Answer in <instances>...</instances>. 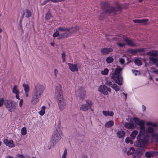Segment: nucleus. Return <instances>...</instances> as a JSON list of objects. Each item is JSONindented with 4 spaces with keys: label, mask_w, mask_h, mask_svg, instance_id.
Here are the masks:
<instances>
[{
    "label": "nucleus",
    "mask_w": 158,
    "mask_h": 158,
    "mask_svg": "<svg viewBox=\"0 0 158 158\" xmlns=\"http://www.w3.org/2000/svg\"><path fill=\"white\" fill-rule=\"evenodd\" d=\"M46 107L44 106L42 107L41 110H40V115L43 116L45 113Z\"/></svg>",
    "instance_id": "f704fd0d"
},
{
    "label": "nucleus",
    "mask_w": 158,
    "mask_h": 158,
    "mask_svg": "<svg viewBox=\"0 0 158 158\" xmlns=\"http://www.w3.org/2000/svg\"><path fill=\"white\" fill-rule=\"evenodd\" d=\"M122 68L119 66L118 67L115 69L111 76V78L113 81H115V82L118 85H121L123 84V79L122 74L121 73Z\"/></svg>",
    "instance_id": "7ed1b4c3"
},
{
    "label": "nucleus",
    "mask_w": 158,
    "mask_h": 158,
    "mask_svg": "<svg viewBox=\"0 0 158 158\" xmlns=\"http://www.w3.org/2000/svg\"><path fill=\"white\" fill-rule=\"evenodd\" d=\"M133 120L136 124L139 125L140 127L142 129H143L144 123L143 121L136 117L134 118Z\"/></svg>",
    "instance_id": "ddd939ff"
},
{
    "label": "nucleus",
    "mask_w": 158,
    "mask_h": 158,
    "mask_svg": "<svg viewBox=\"0 0 158 158\" xmlns=\"http://www.w3.org/2000/svg\"><path fill=\"white\" fill-rule=\"evenodd\" d=\"M105 84L109 86H110L111 87V86H113V84L112 83V82L110 80H107L106 81L105 83Z\"/></svg>",
    "instance_id": "a18cd8bd"
},
{
    "label": "nucleus",
    "mask_w": 158,
    "mask_h": 158,
    "mask_svg": "<svg viewBox=\"0 0 158 158\" xmlns=\"http://www.w3.org/2000/svg\"><path fill=\"white\" fill-rule=\"evenodd\" d=\"M124 40L127 44V45L130 46H135L136 45V44L132 40L128 38H125Z\"/></svg>",
    "instance_id": "f3484780"
},
{
    "label": "nucleus",
    "mask_w": 158,
    "mask_h": 158,
    "mask_svg": "<svg viewBox=\"0 0 158 158\" xmlns=\"http://www.w3.org/2000/svg\"><path fill=\"white\" fill-rule=\"evenodd\" d=\"M17 156L19 158H24V156L23 155L18 154L17 155Z\"/></svg>",
    "instance_id": "bf43d9fd"
},
{
    "label": "nucleus",
    "mask_w": 158,
    "mask_h": 158,
    "mask_svg": "<svg viewBox=\"0 0 158 158\" xmlns=\"http://www.w3.org/2000/svg\"><path fill=\"white\" fill-rule=\"evenodd\" d=\"M16 98L19 99H20L19 98V95H18V94H16Z\"/></svg>",
    "instance_id": "0e129e2a"
},
{
    "label": "nucleus",
    "mask_w": 158,
    "mask_h": 158,
    "mask_svg": "<svg viewBox=\"0 0 158 158\" xmlns=\"http://www.w3.org/2000/svg\"><path fill=\"white\" fill-rule=\"evenodd\" d=\"M11 102L12 101L8 100H6L5 102V104L8 110L10 111L11 110Z\"/></svg>",
    "instance_id": "b1692460"
},
{
    "label": "nucleus",
    "mask_w": 158,
    "mask_h": 158,
    "mask_svg": "<svg viewBox=\"0 0 158 158\" xmlns=\"http://www.w3.org/2000/svg\"><path fill=\"white\" fill-rule=\"evenodd\" d=\"M21 134L22 135H25L27 133V130L26 128L25 127H23L21 130Z\"/></svg>",
    "instance_id": "a19ab883"
},
{
    "label": "nucleus",
    "mask_w": 158,
    "mask_h": 158,
    "mask_svg": "<svg viewBox=\"0 0 158 158\" xmlns=\"http://www.w3.org/2000/svg\"><path fill=\"white\" fill-rule=\"evenodd\" d=\"M3 142L6 146L12 148L15 146V144H13V141L12 140L5 139L4 140Z\"/></svg>",
    "instance_id": "dca6fc26"
},
{
    "label": "nucleus",
    "mask_w": 158,
    "mask_h": 158,
    "mask_svg": "<svg viewBox=\"0 0 158 158\" xmlns=\"http://www.w3.org/2000/svg\"><path fill=\"white\" fill-rule=\"evenodd\" d=\"M67 149L66 148H65L61 158H66L67 154Z\"/></svg>",
    "instance_id": "49530a36"
},
{
    "label": "nucleus",
    "mask_w": 158,
    "mask_h": 158,
    "mask_svg": "<svg viewBox=\"0 0 158 158\" xmlns=\"http://www.w3.org/2000/svg\"><path fill=\"white\" fill-rule=\"evenodd\" d=\"M134 62L135 64L138 66H141L142 64V61L139 59L135 60Z\"/></svg>",
    "instance_id": "4c0bfd02"
},
{
    "label": "nucleus",
    "mask_w": 158,
    "mask_h": 158,
    "mask_svg": "<svg viewBox=\"0 0 158 158\" xmlns=\"http://www.w3.org/2000/svg\"><path fill=\"white\" fill-rule=\"evenodd\" d=\"M40 97V91L39 90L37 91L36 90V92L34 94L33 96L32 100L31 103L33 104H35L39 101V98Z\"/></svg>",
    "instance_id": "f8f14e48"
},
{
    "label": "nucleus",
    "mask_w": 158,
    "mask_h": 158,
    "mask_svg": "<svg viewBox=\"0 0 158 158\" xmlns=\"http://www.w3.org/2000/svg\"><path fill=\"white\" fill-rule=\"evenodd\" d=\"M86 104H87V106L88 107L90 108L93 105V103L90 100H87L86 101Z\"/></svg>",
    "instance_id": "473e14b6"
},
{
    "label": "nucleus",
    "mask_w": 158,
    "mask_h": 158,
    "mask_svg": "<svg viewBox=\"0 0 158 158\" xmlns=\"http://www.w3.org/2000/svg\"><path fill=\"white\" fill-rule=\"evenodd\" d=\"M102 114L103 115L105 116H112L114 114V113L112 111H106L103 110L102 112Z\"/></svg>",
    "instance_id": "5701e85b"
},
{
    "label": "nucleus",
    "mask_w": 158,
    "mask_h": 158,
    "mask_svg": "<svg viewBox=\"0 0 158 158\" xmlns=\"http://www.w3.org/2000/svg\"><path fill=\"white\" fill-rule=\"evenodd\" d=\"M125 135V132L124 131H118L117 133V136L119 138H123Z\"/></svg>",
    "instance_id": "aec40b11"
},
{
    "label": "nucleus",
    "mask_w": 158,
    "mask_h": 158,
    "mask_svg": "<svg viewBox=\"0 0 158 158\" xmlns=\"http://www.w3.org/2000/svg\"><path fill=\"white\" fill-rule=\"evenodd\" d=\"M138 132L136 130L133 131L131 134V137L132 139H134L135 138L136 135L137 134Z\"/></svg>",
    "instance_id": "7c9ffc66"
},
{
    "label": "nucleus",
    "mask_w": 158,
    "mask_h": 158,
    "mask_svg": "<svg viewBox=\"0 0 158 158\" xmlns=\"http://www.w3.org/2000/svg\"><path fill=\"white\" fill-rule=\"evenodd\" d=\"M58 71L57 69H55L54 70V74L56 77H57V74H58Z\"/></svg>",
    "instance_id": "3c124183"
},
{
    "label": "nucleus",
    "mask_w": 158,
    "mask_h": 158,
    "mask_svg": "<svg viewBox=\"0 0 158 158\" xmlns=\"http://www.w3.org/2000/svg\"><path fill=\"white\" fill-rule=\"evenodd\" d=\"M145 150L144 148L143 149L139 148L136 150L135 152V154L133 158H140L142 155L144 153Z\"/></svg>",
    "instance_id": "9b49d317"
},
{
    "label": "nucleus",
    "mask_w": 158,
    "mask_h": 158,
    "mask_svg": "<svg viewBox=\"0 0 158 158\" xmlns=\"http://www.w3.org/2000/svg\"><path fill=\"white\" fill-rule=\"evenodd\" d=\"M151 153L152 157H155L158 155V152L156 151H151Z\"/></svg>",
    "instance_id": "37998d69"
},
{
    "label": "nucleus",
    "mask_w": 158,
    "mask_h": 158,
    "mask_svg": "<svg viewBox=\"0 0 158 158\" xmlns=\"http://www.w3.org/2000/svg\"><path fill=\"white\" fill-rule=\"evenodd\" d=\"M66 30V29H64V27L62 26L58 27L56 29V31L53 34V37L55 38L59 36L58 39L60 40L62 39L63 38H60V34H60L59 31L62 32H65Z\"/></svg>",
    "instance_id": "0eeeda50"
},
{
    "label": "nucleus",
    "mask_w": 158,
    "mask_h": 158,
    "mask_svg": "<svg viewBox=\"0 0 158 158\" xmlns=\"http://www.w3.org/2000/svg\"><path fill=\"white\" fill-rule=\"evenodd\" d=\"M98 90L105 95L108 94V91L110 92L111 90L110 88L107 87L105 85H100L98 88Z\"/></svg>",
    "instance_id": "6e6552de"
},
{
    "label": "nucleus",
    "mask_w": 158,
    "mask_h": 158,
    "mask_svg": "<svg viewBox=\"0 0 158 158\" xmlns=\"http://www.w3.org/2000/svg\"><path fill=\"white\" fill-rule=\"evenodd\" d=\"M114 124V122L112 120H110L106 122L105 126L106 127L110 128L113 126Z\"/></svg>",
    "instance_id": "a878e982"
},
{
    "label": "nucleus",
    "mask_w": 158,
    "mask_h": 158,
    "mask_svg": "<svg viewBox=\"0 0 158 158\" xmlns=\"http://www.w3.org/2000/svg\"><path fill=\"white\" fill-rule=\"evenodd\" d=\"M101 7L102 9L105 10L106 13H113L114 15L116 14L117 10L112 6H110L108 2H102L101 4Z\"/></svg>",
    "instance_id": "39448f33"
},
{
    "label": "nucleus",
    "mask_w": 158,
    "mask_h": 158,
    "mask_svg": "<svg viewBox=\"0 0 158 158\" xmlns=\"http://www.w3.org/2000/svg\"><path fill=\"white\" fill-rule=\"evenodd\" d=\"M23 86L24 88L25 92H28L29 90V88L28 85L24 83L23 84Z\"/></svg>",
    "instance_id": "2f4dec72"
},
{
    "label": "nucleus",
    "mask_w": 158,
    "mask_h": 158,
    "mask_svg": "<svg viewBox=\"0 0 158 158\" xmlns=\"http://www.w3.org/2000/svg\"><path fill=\"white\" fill-rule=\"evenodd\" d=\"M145 49L143 48H140L135 50L130 49L128 50V52L132 54L135 55L138 52H143Z\"/></svg>",
    "instance_id": "a211bd4d"
},
{
    "label": "nucleus",
    "mask_w": 158,
    "mask_h": 158,
    "mask_svg": "<svg viewBox=\"0 0 158 158\" xmlns=\"http://www.w3.org/2000/svg\"><path fill=\"white\" fill-rule=\"evenodd\" d=\"M118 45L120 47H123L125 46V44L120 43H118Z\"/></svg>",
    "instance_id": "6e6d98bb"
},
{
    "label": "nucleus",
    "mask_w": 158,
    "mask_h": 158,
    "mask_svg": "<svg viewBox=\"0 0 158 158\" xmlns=\"http://www.w3.org/2000/svg\"><path fill=\"white\" fill-rule=\"evenodd\" d=\"M68 64L69 69L72 72H77L78 71V68L77 64H73L68 63Z\"/></svg>",
    "instance_id": "2eb2a0df"
},
{
    "label": "nucleus",
    "mask_w": 158,
    "mask_h": 158,
    "mask_svg": "<svg viewBox=\"0 0 158 158\" xmlns=\"http://www.w3.org/2000/svg\"><path fill=\"white\" fill-rule=\"evenodd\" d=\"M55 94L57 100V103L59 109L61 110H63L66 106V103L63 95L62 87L59 84L56 87Z\"/></svg>",
    "instance_id": "f257e3e1"
},
{
    "label": "nucleus",
    "mask_w": 158,
    "mask_h": 158,
    "mask_svg": "<svg viewBox=\"0 0 158 158\" xmlns=\"http://www.w3.org/2000/svg\"><path fill=\"white\" fill-rule=\"evenodd\" d=\"M52 17V15L50 12L47 13L45 15V18L47 20H49Z\"/></svg>",
    "instance_id": "58836bf2"
},
{
    "label": "nucleus",
    "mask_w": 158,
    "mask_h": 158,
    "mask_svg": "<svg viewBox=\"0 0 158 158\" xmlns=\"http://www.w3.org/2000/svg\"><path fill=\"white\" fill-rule=\"evenodd\" d=\"M145 156L148 158H150L151 157V151L147 152L145 153Z\"/></svg>",
    "instance_id": "de8ad7c7"
},
{
    "label": "nucleus",
    "mask_w": 158,
    "mask_h": 158,
    "mask_svg": "<svg viewBox=\"0 0 158 158\" xmlns=\"http://www.w3.org/2000/svg\"><path fill=\"white\" fill-rule=\"evenodd\" d=\"M119 61L121 64H123L125 63V60L123 58H120L119 59Z\"/></svg>",
    "instance_id": "8fccbe9b"
},
{
    "label": "nucleus",
    "mask_w": 158,
    "mask_h": 158,
    "mask_svg": "<svg viewBox=\"0 0 158 158\" xmlns=\"http://www.w3.org/2000/svg\"><path fill=\"white\" fill-rule=\"evenodd\" d=\"M45 86L44 85H40V95L42 93L45 89Z\"/></svg>",
    "instance_id": "c03bdc74"
},
{
    "label": "nucleus",
    "mask_w": 158,
    "mask_h": 158,
    "mask_svg": "<svg viewBox=\"0 0 158 158\" xmlns=\"http://www.w3.org/2000/svg\"><path fill=\"white\" fill-rule=\"evenodd\" d=\"M106 61L108 63L110 64L113 62V57L111 56H109L107 57L106 58Z\"/></svg>",
    "instance_id": "e433bc0d"
},
{
    "label": "nucleus",
    "mask_w": 158,
    "mask_h": 158,
    "mask_svg": "<svg viewBox=\"0 0 158 158\" xmlns=\"http://www.w3.org/2000/svg\"><path fill=\"white\" fill-rule=\"evenodd\" d=\"M130 140L131 139L130 138L127 137L125 139V142L126 143H128L130 142Z\"/></svg>",
    "instance_id": "864d4df0"
},
{
    "label": "nucleus",
    "mask_w": 158,
    "mask_h": 158,
    "mask_svg": "<svg viewBox=\"0 0 158 158\" xmlns=\"http://www.w3.org/2000/svg\"><path fill=\"white\" fill-rule=\"evenodd\" d=\"M135 151V149L134 148L131 147L130 148L129 150H128L127 152V154L128 155H132Z\"/></svg>",
    "instance_id": "c85d7f7f"
},
{
    "label": "nucleus",
    "mask_w": 158,
    "mask_h": 158,
    "mask_svg": "<svg viewBox=\"0 0 158 158\" xmlns=\"http://www.w3.org/2000/svg\"><path fill=\"white\" fill-rule=\"evenodd\" d=\"M12 92L15 94H19V91L17 89V86L16 85H14L12 89Z\"/></svg>",
    "instance_id": "c9c22d12"
},
{
    "label": "nucleus",
    "mask_w": 158,
    "mask_h": 158,
    "mask_svg": "<svg viewBox=\"0 0 158 158\" xmlns=\"http://www.w3.org/2000/svg\"><path fill=\"white\" fill-rule=\"evenodd\" d=\"M4 103V99L3 98H1L0 99V107Z\"/></svg>",
    "instance_id": "5fc2aeb1"
},
{
    "label": "nucleus",
    "mask_w": 158,
    "mask_h": 158,
    "mask_svg": "<svg viewBox=\"0 0 158 158\" xmlns=\"http://www.w3.org/2000/svg\"><path fill=\"white\" fill-rule=\"evenodd\" d=\"M111 87L116 92H118L119 90L120 89L116 84H114L113 86H111Z\"/></svg>",
    "instance_id": "72a5a7b5"
},
{
    "label": "nucleus",
    "mask_w": 158,
    "mask_h": 158,
    "mask_svg": "<svg viewBox=\"0 0 158 158\" xmlns=\"http://www.w3.org/2000/svg\"><path fill=\"white\" fill-rule=\"evenodd\" d=\"M149 61L151 63L153 64L156 63L157 61V58H155L153 56H150L149 57Z\"/></svg>",
    "instance_id": "c756f323"
},
{
    "label": "nucleus",
    "mask_w": 158,
    "mask_h": 158,
    "mask_svg": "<svg viewBox=\"0 0 158 158\" xmlns=\"http://www.w3.org/2000/svg\"><path fill=\"white\" fill-rule=\"evenodd\" d=\"M124 126L126 128L128 129H134L135 127L134 124L129 123H125Z\"/></svg>",
    "instance_id": "4be33fe9"
},
{
    "label": "nucleus",
    "mask_w": 158,
    "mask_h": 158,
    "mask_svg": "<svg viewBox=\"0 0 158 158\" xmlns=\"http://www.w3.org/2000/svg\"><path fill=\"white\" fill-rule=\"evenodd\" d=\"M62 135V132L60 127H57L52 135L50 141L47 146L48 149H50L58 142L61 139Z\"/></svg>",
    "instance_id": "f03ea898"
},
{
    "label": "nucleus",
    "mask_w": 158,
    "mask_h": 158,
    "mask_svg": "<svg viewBox=\"0 0 158 158\" xmlns=\"http://www.w3.org/2000/svg\"><path fill=\"white\" fill-rule=\"evenodd\" d=\"M147 131L148 133H152V138L155 140L156 142L158 143V133L156 132H155L154 129L151 127H148Z\"/></svg>",
    "instance_id": "1a4fd4ad"
},
{
    "label": "nucleus",
    "mask_w": 158,
    "mask_h": 158,
    "mask_svg": "<svg viewBox=\"0 0 158 158\" xmlns=\"http://www.w3.org/2000/svg\"><path fill=\"white\" fill-rule=\"evenodd\" d=\"M109 72V70L107 68L105 69L103 71L101 72V74L104 75H107Z\"/></svg>",
    "instance_id": "ea45409f"
},
{
    "label": "nucleus",
    "mask_w": 158,
    "mask_h": 158,
    "mask_svg": "<svg viewBox=\"0 0 158 158\" xmlns=\"http://www.w3.org/2000/svg\"><path fill=\"white\" fill-rule=\"evenodd\" d=\"M90 108L87 106V104H86L82 105L80 107V110L83 111H87Z\"/></svg>",
    "instance_id": "bb28decb"
},
{
    "label": "nucleus",
    "mask_w": 158,
    "mask_h": 158,
    "mask_svg": "<svg viewBox=\"0 0 158 158\" xmlns=\"http://www.w3.org/2000/svg\"><path fill=\"white\" fill-rule=\"evenodd\" d=\"M47 1L48 2H49V1H52L54 2H58V0H47Z\"/></svg>",
    "instance_id": "680f3d73"
},
{
    "label": "nucleus",
    "mask_w": 158,
    "mask_h": 158,
    "mask_svg": "<svg viewBox=\"0 0 158 158\" xmlns=\"http://www.w3.org/2000/svg\"><path fill=\"white\" fill-rule=\"evenodd\" d=\"M7 157H8V158H14L12 156H7Z\"/></svg>",
    "instance_id": "774afa93"
},
{
    "label": "nucleus",
    "mask_w": 158,
    "mask_h": 158,
    "mask_svg": "<svg viewBox=\"0 0 158 158\" xmlns=\"http://www.w3.org/2000/svg\"><path fill=\"white\" fill-rule=\"evenodd\" d=\"M148 141L147 138L144 136L143 138L137 139V140L135 143V145L137 147L143 148L148 143Z\"/></svg>",
    "instance_id": "423d86ee"
},
{
    "label": "nucleus",
    "mask_w": 158,
    "mask_h": 158,
    "mask_svg": "<svg viewBox=\"0 0 158 158\" xmlns=\"http://www.w3.org/2000/svg\"><path fill=\"white\" fill-rule=\"evenodd\" d=\"M50 44H51V45L53 47H54V46L55 44H54V43H51Z\"/></svg>",
    "instance_id": "69168bd1"
},
{
    "label": "nucleus",
    "mask_w": 158,
    "mask_h": 158,
    "mask_svg": "<svg viewBox=\"0 0 158 158\" xmlns=\"http://www.w3.org/2000/svg\"><path fill=\"white\" fill-rule=\"evenodd\" d=\"M148 21V19H140V23H145Z\"/></svg>",
    "instance_id": "603ef678"
},
{
    "label": "nucleus",
    "mask_w": 158,
    "mask_h": 158,
    "mask_svg": "<svg viewBox=\"0 0 158 158\" xmlns=\"http://www.w3.org/2000/svg\"><path fill=\"white\" fill-rule=\"evenodd\" d=\"M149 124L152 126L154 127H156L157 126V125L156 123H149Z\"/></svg>",
    "instance_id": "052dcab7"
},
{
    "label": "nucleus",
    "mask_w": 158,
    "mask_h": 158,
    "mask_svg": "<svg viewBox=\"0 0 158 158\" xmlns=\"http://www.w3.org/2000/svg\"><path fill=\"white\" fill-rule=\"evenodd\" d=\"M140 131L138 135L137 139H140L143 138V136L145 133V126H144L143 129H142L140 127Z\"/></svg>",
    "instance_id": "412c9836"
},
{
    "label": "nucleus",
    "mask_w": 158,
    "mask_h": 158,
    "mask_svg": "<svg viewBox=\"0 0 158 158\" xmlns=\"http://www.w3.org/2000/svg\"><path fill=\"white\" fill-rule=\"evenodd\" d=\"M61 55H62V62H64L66 61V58H65L66 55H65V52L64 51H63V52L61 54Z\"/></svg>",
    "instance_id": "79ce46f5"
},
{
    "label": "nucleus",
    "mask_w": 158,
    "mask_h": 158,
    "mask_svg": "<svg viewBox=\"0 0 158 158\" xmlns=\"http://www.w3.org/2000/svg\"><path fill=\"white\" fill-rule=\"evenodd\" d=\"M64 29H66L65 32L61 33L60 34V38H66L69 36H71L72 34H73L78 31L79 27L78 26H77L72 27L70 28L64 27Z\"/></svg>",
    "instance_id": "20e7f679"
},
{
    "label": "nucleus",
    "mask_w": 158,
    "mask_h": 158,
    "mask_svg": "<svg viewBox=\"0 0 158 158\" xmlns=\"http://www.w3.org/2000/svg\"><path fill=\"white\" fill-rule=\"evenodd\" d=\"M11 110L10 111L11 112H12L14 111L16 109V107L17 106V105L15 102L12 101L11 104Z\"/></svg>",
    "instance_id": "cd10ccee"
},
{
    "label": "nucleus",
    "mask_w": 158,
    "mask_h": 158,
    "mask_svg": "<svg viewBox=\"0 0 158 158\" xmlns=\"http://www.w3.org/2000/svg\"><path fill=\"white\" fill-rule=\"evenodd\" d=\"M142 108L143 109V111H144L146 110V107L144 105L142 106Z\"/></svg>",
    "instance_id": "e2e57ef3"
},
{
    "label": "nucleus",
    "mask_w": 158,
    "mask_h": 158,
    "mask_svg": "<svg viewBox=\"0 0 158 158\" xmlns=\"http://www.w3.org/2000/svg\"><path fill=\"white\" fill-rule=\"evenodd\" d=\"M129 143H130L131 144H133V142L132 140H130Z\"/></svg>",
    "instance_id": "338daca9"
},
{
    "label": "nucleus",
    "mask_w": 158,
    "mask_h": 158,
    "mask_svg": "<svg viewBox=\"0 0 158 158\" xmlns=\"http://www.w3.org/2000/svg\"><path fill=\"white\" fill-rule=\"evenodd\" d=\"M123 6H122L121 5L117 4L116 6V8L117 9V10L118 11H121L122 8V7Z\"/></svg>",
    "instance_id": "09e8293b"
},
{
    "label": "nucleus",
    "mask_w": 158,
    "mask_h": 158,
    "mask_svg": "<svg viewBox=\"0 0 158 158\" xmlns=\"http://www.w3.org/2000/svg\"><path fill=\"white\" fill-rule=\"evenodd\" d=\"M113 51V49L112 48H104L101 49L100 52L102 55H106Z\"/></svg>",
    "instance_id": "4468645a"
},
{
    "label": "nucleus",
    "mask_w": 158,
    "mask_h": 158,
    "mask_svg": "<svg viewBox=\"0 0 158 158\" xmlns=\"http://www.w3.org/2000/svg\"><path fill=\"white\" fill-rule=\"evenodd\" d=\"M23 102V99H21L19 103V105L20 107H21L22 106V105Z\"/></svg>",
    "instance_id": "13d9d810"
},
{
    "label": "nucleus",
    "mask_w": 158,
    "mask_h": 158,
    "mask_svg": "<svg viewBox=\"0 0 158 158\" xmlns=\"http://www.w3.org/2000/svg\"><path fill=\"white\" fill-rule=\"evenodd\" d=\"M147 54L152 56H158V51L153 50L147 52Z\"/></svg>",
    "instance_id": "6ab92c4d"
},
{
    "label": "nucleus",
    "mask_w": 158,
    "mask_h": 158,
    "mask_svg": "<svg viewBox=\"0 0 158 158\" xmlns=\"http://www.w3.org/2000/svg\"><path fill=\"white\" fill-rule=\"evenodd\" d=\"M133 22L135 23H140V19H135L133 20Z\"/></svg>",
    "instance_id": "4d7b16f0"
},
{
    "label": "nucleus",
    "mask_w": 158,
    "mask_h": 158,
    "mask_svg": "<svg viewBox=\"0 0 158 158\" xmlns=\"http://www.w3.org/2000/svg\"><path fill=\"white\" fill-rule=\"evenodd\" d=\"M25 14H26L25 17L27 18L31 17V13L30 10L28 9H26V13H24L23 14L22 16V18H23L24 15Z\"/></svg>",
    "instance_id": "393cba45"
},
{
    "label": "nucleus",
    "mask_w": 158,
    "mask_h": 158,
    "mask_svg": "<svg viewBox=\"0 0 158 158\" xmlns=\"http://www.w3.org/2000/svg\"><path fill=\"white\" fill-rule=\"evenodd\" d=\"M77 94L79 99L83 100L86 96V92L84 88L83 87H81L78 89Z\"/></svg>",
    "instance_id": "9d476101"
}]
</instances>
